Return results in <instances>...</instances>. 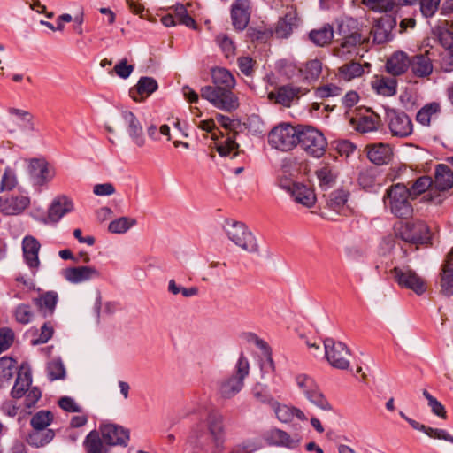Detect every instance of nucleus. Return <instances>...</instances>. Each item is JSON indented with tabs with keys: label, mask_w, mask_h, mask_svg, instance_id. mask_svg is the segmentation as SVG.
<instances>
[{
	"label": "nucleus",
	"mask_w": 453,
	"mask_h": 453,
	"mask_svg": "<svg viewBox=\"0 0 453 453\" xmlns=\"http://www.w3.org/2000/svg\"><path fill=\"white\" fill-rule=\"evenodd\" d=\"M337 34L341 38L336 40L331 52L333 56L342 60L363 58L372 46V41H369V33L352 18H347L339 23Z\"/></svg>",
	"instance_id": "obj_1"
},
{
	"label": "nucleus",
	"mask_w": 453,
	"mask_h": 453,
	"mask_svg": "<svg viewBox=\"0 0 453 453\" xmlns=\"http://www.w3.org/2000/svg\"><path fill=\"white\" fill-rule=\"evenodd\" d=\"M213 85L201 88L202 98L209 101L214 107L232 111L239 107V99L233 92L236 81L233 73L225 67H213L211 70Z\"/></svg>",
	"instance_id": "obj_2"
},
{
	"label": "nucleus",
	"mask_w": 453,
	"mask_h": 453,
	"mask_svg": "<svg viewBox=\"0 0 453 453\" xmlns=\"http://www.w3.org/2000/svg\"><path fill=\"white\" fill-rule=\"evenodd\" d=\"M411 194L409 188L403 184H395L389 187L383 197L386 208L398 218L411 216L413 209L409 200Z\"/></svg>",
	"instance_id": "obj_3"
},
{
	"label": "nucleus",
	"mask_w": 453,
	"mask_h": 453,
	"mask_svg": "<svg viewBox=\"0 0 453 453\" xmlns=\"http://www.w3.org/2000/svg\"><path fill=\"white\" fill-rule=\"evenodd\" d=\"M297 144L313 157H321L327 149V140L324 134L309 125H300Z\"/></svg>",
	"instance_id": "obj_4"
},
{
	"label": "nucleus",
	"mask_w": 453,
	"mask_h": 453,
	"mask_svg": "<svg viewBox=\"0 0 453 453\" xmlns=\"http://www.w3.org/2000/svg\"><path fill=\"white\" fill-rule=\"evenodd\" d=\"M395 234L403 242L415 245L431 244L434 234L428 225L423 221L401 223Z\"/></svg>",
	"instance_id": "obj_5"
},
{
	"label": "nucleus",
	"mask_w": 453,
	"mask_h": 453,
	"mask_svg": "<svg viewBox=\"0 0 453 453\" xmlns=\"http://www.w3.org/2000/svg\"><path fill=\"white\" fill-rule=\"evenodd\" d=\"M300 125L294 127L288 123H281L274 127L268 134L269 143L275 149L288 151L298 143Z\"/></svg>",
	"instance_id": "obj_6"
},
{
	"label": "nucleus",
	"mask_w": 453,
	"mask_h": 453,
	"mask_svg": "<svg viewBox=\"0 0 453 453\" xmlns=\"http://www.w3.org/2000/svg\"><path fill=\"white\" fill-rule=\"evenodd\" d=\"M384 121L390 134L394 137L406 138L413 132L412 121L403 111L387 108Z\"/></svg>",
	"instance_id": "obj_7"
},
{
	"label": "nucleus",
	"mask_w": 453,
	"mask_h": 453,
	"mask_svg": "<svg viewBox=\"0 0 453 453\" xmlns=\"http://www.w3.org/2000/svg\"><path fill=\"white\" fill-rule=\"evenodd\" d=\"M226 233L228 238L243 250L248 252L258 250L256 238L243 223L226 221Z\"/></svg>",
	"instance_id": "obj_8"
},
{
	"label": "nucleus",
	"mask_w": 453,
	"mask_h": 453,
	"mask_svg": "<svg viewBox=\"0 0 453 453\" xmlns=\"http://www.w3.org/2000/svg\"><path fill=\"white\" fill-rule=\"evenodd\" d=\"M325 355L329 364L337 369H347L349 365V348L342 342H336L332 338L324 341Z\"/></svg>",
	"instance_id": "obj_9"
},
{
	"label": "nucleus",
	"mask_w": 453,
	"mask_h": 453,
	"mask_svg": "<svg viewBox=\"0 0 453 453\" xmlns=\"http://www.w3.org/2000/svg\"><path fill=\"white\" fill-rule=\"evenodd\" d=\"M390 273L400 287L411 289L418 295L426 292V282L415 271L408 267H395Z\"/></svg>",
	"instance_id": "obj_10"
},
{
	"label": "nucleus",
	"mask_w": 453,
	"mask_h": 453,
	"mask_svg": "<svg viewBox=\"0 0 453 453\" xmlns=\"http://www.w3.org/2000/svg\"><path fill=\"white\" fill-rule=\"evenodd\" d=\"M27 173L35 186L42 187L50 182L55 175L54 169L45 158H30L27 160Z\"/></svg>",
	"instance_id": "obj_11"
},
{
	"label": "nucleus",
	"mask_w": 453,
	"mask_h": 453,
	"mask_svg": "<svg viewBox=\"0 0 453 453\" xmlns=\"http://www.w3.org/2000/svg\"><path fill=\"white\" fill-rule=\"evenodd\" d=\"M236 376H233L222 382L220 394L225 398H230L238 393L243 386V379L249 374L248 360L241 355L236 365Z\"/></svg>",
	"instance_id": "obj_12"
},
{
	"label": "nucleus",
	"mask_w": 453,
	"mask_h": 453,
	"mask_svg": "<svg viewBox=\"0 0 453 453\" xmlns=\"http://www.w3.org/2000/svg\"><path fill=\"white\" fill-rule=\"evenodd\" d=\"M307 90L301 87L293 85H284L276 88L268 94V99L284 107H290L296 104L302 96L305 95Z\"/></svg>",
	"instance_id": "obj_13"
},
{
	"label": "nucleus",
	"mask_w": 453,
	"mask_h": 453,
	"mask_svg": "<svg viewBox=\"0 0 453 453\" xmlns=\"http://www.w3.org/2000/svg\"><path fill=\"white\" fill-rule=\"evenodd\" d=\"M350 123L360 133L373 132L380 125V117L370 109H359L351 118Z\"/></svg>",
	"instance_id": "obj_14"
},
{
	"label": "nucleus",
	"mask_w": 453,
	"mask_h": 453,
	"mask_svg": "<svg viewBox=\"0 0 453 453\" xmlns=\"http://www.w3.org/2000/svg\"><path fill=\"white\" fill-rule=\"evenodd\" d=\"M251 3L250 0H234L231 5L230 15L234 28L244 30L250 19Z\"/></svg>",
	"instance_id": "obj_15"
},
{
	"label": "nucleus",
	"mask_w": 453,
	"mask_h": 453,
	"mask_svg": "<svg viewBox=\"0 0 453 453\" xmlns=\"http://www.w3.org/2000/svg\"><path fill=\"white\" fill-rule=\"evenodd\" d=\"M98 431L109 447L126 446L129 440V431L115 424H103Z\"/></svg>",
	"instance_id": "obj_16"
},
{
	"label": "nucleus",
	"mask_w": 453,
	"mask_h": 453,
	"mask_svg": "<svg viewBox=\"0 0 453 453\" xmlns=\"http://www.w3.org/2000/svg\"><path fill=\"white\" fill-rule=\"evenodd\" d=\"M396 20L391 16L379 19L371 29L364 28L369 33V41L372 36V42L383 43L389 39L391 30L395 27Z\"/></svg>",
	"instance_id": "obj_17"
},
{
	"label": "nucleus",
	"mask_w": 453,
	"mask_h": 453,
	"mask_svg": "<svg viewBox=\"0 0 453 453\" xmlns=\"http://www.w3.org/2000/svg\"><path fill=\"white\" fill-rule=\"evenodd\" d=\"M409 69L414 77L428 79L434 70L429 50L410 57Z\"/></svg>",
	"instance_id": "obj_18"
},
{
	"label": "nucleus",
	"mask_w": 453,
	"mask_h": 453,
	"mask_svg": "<svg viewBox=\"0 0 453 453\" xmlns=\"http://www.w3.org/2000/svg\"><path fill=\"white\" fill-rule=\"evenodd\" d=\"M41 244L39 241L32 236L27 235L22 240V253L25 263L35 273L40 267L39 251Z\"/></svg>",
	"instance_id": "obj_19"
},
{
	"label": "nucleus",
	"mask_w": 453,
	"mask_h": 453,
	"mask_svg": "<svg viewBox=\"0 0 453 453\" xmlns=\"http://www.w3.org/2000/svg\"><path fill=\"white\" fill-rule=\"evenodd\" d=\"M365 150L368 159L377 165L388 164L394 157L393 148L388 143L378 142L368 144L365 146Z\"/></svg>",
	"instance_id": "obj_20"
},
{
	"label": "nucleus",
	"mask_w": 453,
	"mask_h": 453,
	"mask_svg": "<svg viewBox=\"0 0 453 453\" xmlns=\"http://www.w3.org/2000/svg\"><path fill=\"white\" fill-rule=\"evenodd\" d=\"M280 185L291 194V196L296 203L308 208H311L315 204L316 195L311 187L298 182H294L288 186L283 184Z\"/></svg>",
	"instance_id": "obj_21"
},
{
	"label": "nucleus",
	"mask_w": 453,
	"mask_h": 453,
	"mask_svg": "<svg viewBox=\"0 0 453 453\" xmlns=\"http://www.w3.org/2000/svg\"><path fill=\"white\" fill-rule=\"evenodd\" d=\"M122 118L127 126V131L133 142L138 146L142 147L145 144V137L141 122L138 118L129 111H122Z\"/></svg>",
	"instance_id": "obj_22"
},
{
	"label": "nucleus",
	"mask_w": 453,
	"mask_h": 453,
	"mask_svg": "<svg viewBox=\"0 0 453 453\" xmlns=\"http://www.w3.org/2000/svg\"><path fill=\"white\" fill-rule=\"evenodd\" d=\"M207 427L215 447L220 449L226 437L224 417L217 412L211 413L207 418Z\"/></svg>",
	"instance_id": "obj_23"
},
{
	"label": "nucleus",
	"mask_w": 453,
	"mask_h": 453,
	"mask_svg": "<svg viewBox=\"0 0 453 453\" xmlns=\"http://www.w3.org/2000/svg\"><path fill=\"white\" fill-rule=\"evenodd\" d=\"M350 61L342 65L337 69L336 75L340 80L345 81H351L356 78L362 77L366 69V73L370 72L371 64L365 62L363 65L349 59Z\"/></svg>",
	"instance_id": "obj_24"
},
{
	"label": "nucleus",
	"mask_w": 453,
	"mask_h": 453,
	"mask_svg": "<svg viewBox=\"0 0 453 453\" xmlns=\"http://www.w3.org/2000/svg\"><path fill=\"white\" fill-rule=\"evenodd\" d=\"M298 22L296 9L294 6H288L286 13L276 25V35L280 38L288 37L293 32V29L298 26Z\"/></svg>",
	"instance_id": "obj_25"
},
{
	"label": "nucleus",
	"mask_w": 453,
	"mask_h": 453,
	"mask_svg": "<svg viewBox=\"0 0 453 453\" xmlns=\"http://www.w3.org/2000/svg\"><path fill=\"white\" fill-rule=\"evenodd\" d=\"M157 89V82L150 77H142L137 84L129 90V96L134 102H142Z\"/></svg>",
	"instance_id": "obj_26"
},
{
	"label": "nucleus",
	"mask_w": 453,
	"mask_h": 453,
	"mask_svg": "<svg viewBox=\"0 0 453 453\" xmlns=\"http://www.w3.org/2000/svg\"><path fill=\"white\" fill-rule=\"evenodd\" d=\"M29 203V198L24 196L0 197V212L4 215H18L21 213Z\"/></svg>",
	"instance_id": "obj_27"
},
{
	"label": "nucleus",
	"mask_w": 453,
	"mask_h": 453,
	"mask_svg": "<svg viewBox=\"0 0 453 453\" xmlns=\"http://www.w3.org/2000/svg\"><path fill=\"white\" fill-rule=\"evenodd\" d=\"M410 57L403 51L394 52L385 65L386 71L393 76H400L409 70Z\"/></svg>",
	"instance_id": "obj_28"
},
{
	"label": "nucleus",
	"mask_w": 453,
	"mask_h": 453,
	"mask_svg": "<svg viewBox=\"0 0 453 453\" xmlns=\"http://www.w3.org/2000/svg\"><path fill=\"white\" fill-rule=\"evenodd\" d=\"M371 85L372 89L382 96H393L397 92V81L393 77L375 75Z\"/></svg>",
	"instance_id": "obj_29"
},
{
	"label": "nucleus",
	"mask_w": 453,
	"mask_h": 453,
	"mask_svg": "<svg viewBox=\"0 0 453 453\" xmlns=\"http://www.w3.org/2000/svg\"><path fill=\"white\" fill-rule=\"evenodd\" d=\"M73 208V203L68 197L65 196H58L48 211V222H58L65 214L71 211Z\"/></svg>",
	"instance_id": "obj_30"
},
{
	"label": "nucleus",
	"mask_w": 453,
	"mask_h": 453,
	"mask_svg": "<svg viewBox=\"0 0 453 453\" xmlns=\"http://www.w3.org/2000/svg\"><path fill=\"white\" fill-rule=\"evenodd\" d=\"M64 276L72 283H80L98 277L99 272L92 266H78L65 269Z\"/></svg>",
	"instance_id": "obj_31"
},
{
	"label": "nucleus",
	"mask_w": 453,
	"mask_h": 453,
	"mask_svg": "<svg viewBox=\"0 0 453 453\" xmlns=\"http://www.w3.org/2000/svg\"><path fill=\"white\" fill-rule=\"evenodd\" d=\"M268 442L272 445L294 449L298 446L300 438L297 435L291 437L288 433L280 429L271 430L266 437Z\"/></svg>",
	"instance_id": "obj_32"
},
{
	"label": "nucleus",
	"mask_w": 453,
	"mask_h": 453,
	"mask_svg": "<svg viewBox=\"0 0 453 453\" xmlns=\"http://www.w3.org/2000/svg\"><path fill=\"white\" fill-rule=\"evenodd\" d=\"M315 173L319 180V186L325 188L332 187L335 183L338 176L336 167L324 161L319 164Z\"/></svg>",
	"instance_id": "obj_33"
},
{
	"label": "nucleus",
	"mask_w": 453,
	"mask_h": 453,
	"mask_svg": "<svg viewBox=\"0 0 453 453\" xmlns=\"http://www.w3.org/2000/svg\"><path fill=\"white\" fill-rule=\"evenodd\" d=\"M58 301V293L55 291H47L42 293L34 300L39 311L44 316H51L54 313L57 303Z\"/></svg>",
	"instance_id": "obj_34"
},
{
	"label": "nucleus",
	"mask_w": 453,
	"mask_h": 453,
	"mask_svg": "<svg viewBox=\"0 0 453 453\" xmlns=\"http://www.w3.org/2000/svg\"><path fill=\"white\" fill-rule=\"evenodd\" d=\"M433 185L439 191L449 189L453 186V171L446 165H438Z\"/></svg>",
	"instance_id": "obj_35"
},
{
	"label": "nucleus",
	"mask_w": 453,
	"mask_h": 453,
	"mask_svg": "<svg viewBox=\"0 0 453 453\" xmlns=\"http://www.w3.org/2000/svg\"><path fill=\"white\" fill-rule=\"evenodd\" d=\"M86 453H109V446L105 443L98 430H92L83 441Z\"/></svg>",
	"instance_id": "obj_36"
},
{
	"label": "nucleus",
	"mask_w": 453,
	"mask_h": 453,
	"mask_svg": "<svg viewBox=\"0 0 453 453\" xmlns=\"http://www.w3.org/2000/svg\"><path fill=\"white\" fill-rule=\"evenodd\" d=\"M55 436L51 429H33L27 435V443L31 446L40 448L50 443Z\"/></svg>",
	"instance_id": "obj_37"
},
{
	"label": "nucleus",
	"mask_w": 453,
	"mask_h": 453,
	"mask_svg": "<svg viewBox=\"0 0 453 453\" xmlns=\"http://www.w3.org/2000/svg\"><path fill=\"white\" fill-rule=\"evenodd\" d=\"M411 0H362V3L369 9L387 12L392 11L395 6L406 4Z\"/></svg>",
	"instance_id": "obj_38"
},
{
	"label": "nucleus",
	"mask_w": 453,
	"mask_h": 453,
	"mask_svg": "<svg viewBox=\"0 0 453 453\" xmlns=\"http://www.w3.org/2000/svg\"><path fill=\"white\" fill-rule=\"evenodd\" d=\"M311 41L318 46H325L331 42L334 38V30L332 26L325 25L319 29H313L310 32Z\"/></svg>",
	"instance_id": "obj_39"
},
{
	"label": "nucleus",
	"mask_w": 453,
	"mask_h": 453,
	"mask_svg": "<svg viewBox=\"0 0 453 453\" xmlns=\"http://www.w3.org/2000/svg\"><path fill=\"white\" fill-rule=\"evenodd\" d=\"M342 89L341 87L326 81H322L320 85L314 88V94L316 98L322 101L326 100L330 97L338 96L342 94Z\"/></svg>",
	"instance_id": "obj_40"
},
{
	"label": "nucleus",
	"mask_w": 453,
	"mask_h": 453,
	"mask_svg": "<svg viewBox=\"0 0 453 453\" xmlns=\"http://www.w3.org/2000/svg\"><path fill=\"white\" fill-rule=\"evenodd\" d=\"M441 111V105L437 102H432L424 105L417 113L416 120L424 125L429 126L433 116Z\"/></svg>",
	"instance_id": "obj_41"
},
{
	"label": "nucleus",
	"mask_w": 453,
	"mask_h": 453,
	"mask_svg": "<svg viewBox=\"0 0 453 453\" xmlns=\"http://www.w3.org/2000/svg\"><path fill=\"white\" fill-rule=\"evenodd\" d=\"M357 181L363 189L367 191L373 190L376 186H379L376 170L374 168H368L361 171Z\"/></svg>",
	"instance_id": "obj_42"
},
{
	"label": "nucleus",
	"mask_w": 453,
	"mask_h": 453,
	"mask_svg": "<svg viewBox=\"0 0 453 453\" xmlns=\"http://www.w3.org/2000/svg\"><path fill=\"white\" fill-rule=\"evenodd\" d=\"M299 72L306 80H317L322 72V62L319 59H311L303 64Z\"/></svg>",
	"instance_id": "obj_43"
},
{
	"label": "nucleus",
	"mask_w": 453,
	"mask_h": 453,
	"mask_svg": "<svg viewBox=\"0 0 453 453\" xmlns=\"http://www.w3.org/2000/svg\"><path fill=\"white\" fill-rule=\"evenodd\" d=\"M31 384L30 375L27 372L24 374L19 373L15 384L12 390V396L19 401L28 390Z\"/></svg>",
	"instance_id": "obj_44"
},
{
	"label": "nucleus",
	"mask_w": 453,
	"mask_h": 453,
	"mask_svg": "<svg viewBox=\"0 0 453 453\" xmlns=\"http://www.w3.org/2000/svg\"><path fill=\"white\" fill-rule=\"evenodd\" d=\"M53 413L50 411H40L36 412L30 420L33 429H47L53 421Z\"/></svg>",
	"instance_id": "obj_45"
},
{
	"label": "nucleus",
	"mask_w": 453,
	"mask_h": 453,
	"mask_svg": "<svg viewBox=\"0 0 453 453\" xmlns=\"http://www.w3.org/2000/svg\"><path fill=\"white\" fill-rule=\"evenodd\" d=\"M217 151L222 157L232 156L234 157L239 154V145L234 141V134L227 136L226 140L217 143Z\"/></svg>",
	"instance_id": "obj_46"
},
{
	"label": "nucleus",
	"mask_w": 453,
	"mask_h": 453,
	"mask_svg": "<svg viewBox=\"0 0 453 453\" xmlns=\"http://www.w3.org/2000/svg\"><path fill=\"white\" fill-rule=\"evenodd\" d=\"M430 188H434L432 178L429 176H421L413 182L411 188H409V192L411 196L416 197Z\"/></svg>",
	"instance_id": "obj_47"
},
{
	"label": "nucleus",
	"mask_w": 453,
	"mask_h": 453,
	"mask_svg": "<svg viewBox=\"0 0 453 453\" xmlns=\"http://www.w3.org/2000/svg\"><path fill=\"white\" fill-rule=\"evenodd\" d=\"M237 65L241 73L247 77H252L257 68L256 59L249 56L239 57L237 58Z\"/></svg>",
	"instance_id": "obj_48"
},
{
	"label": "nucleus",
	"mask_w": 453,
	"mask_h": 453,
	"mask_svg": "<svg viewBox=\"0 0 453 453\" xmlns=\"http://www.w3.org/2000/svg\"><path fill=\"white\" fill-rule=\"evenodd\" d=\"M136 224L134 219L128 217H121L109 224V231L115 234H122L127 232L130 227Z\"/></svg>",
	"instance_id": "obj_49"
},
{
	"label": "nucleus",
	"mask_w": 453,
	"mask_h": 453,
	"mask_svg": "<svg viewBox=\"0 0 453 453\" xmlns=\"http://www.w3.org/2000/svg\"><path fill=\"white\" fill-rule=\"evenodd\" d=\"M176 19L178 24L185 25L194 30L199 29L195 19L188 12V10L184 5L176 6Z\"/></svg>",
	"instance_id": "obj_50"
},
{
	"label": "nucleus",
	"mask_w": 453,
	"mask_h": 453,
	"mask_svg": "<svg viewBox=\"0 0 453 453\" xmlns=\"http://www.w3.org/2000/svg\"><path fill=\"white\" fill-rule=\"evenodd\" d=\"M440 283L444 295H453V269L442 267Z\"/></svg>",
	"instance_id": "obj_51"
},
{
	"label": "nucleus",
	"mask_w": 453,
	"mask_h": 453,
	"mask_svg": "<svg viewBox=\"0 0 453 453\" xmlns=\"http://www.w3.org/2000/svg\"><path fill=\"white\" fill-rule=\"evenodd\" d=\"M24 398V406L22 407V411L30 413V409L35 407V403L42 396V392L38 388H30L27 390L26 394L23 395Z\"/></svg>",
	"instance_id": "obj_52"
},
{
	"label": "nucleus",
	"mask_w": 453,
	"mask_h": 453,
	"mask_svg": "<svg viewBox=\"0 0 453 453\" xmlns=\"http://www.w3.org/2000/svg\"><path fill=\"white\" fill-rule=\"evenodd\" d=\"M348 196L349 194L345 190H335L330 195L328 205L334 211H340L341 208H342L346 204L348 201Z\"/></svg>",
	"instance_id": "obj_53"
},
{
	"label": "nucleus",
	"mask_w": 453,
	"mask_h": 453,
	"mask_svg": "<svg viewBox=\"0 0 453 453\" xmlns=\"http://www.w3.org/2000/svg\"><path fill=\"white\" fill-rule=\"evenodd\" d=\"M414 2H418L422 14L426 17H432L437 12L441 0H411L406 4H411Z\"/></svg>",
	"instance_id": "obj_54"
},
{
	"label": "nucleus",
	"mask_w": 453,
	"mask_h": 453,
	"mask_svg": "<svg viewBox=\"0 0 453 453\" xmlns=\"http://www.w3.org/2000/svg\"><path fill=\"white\" fill-rule=\"evenodd\" d=\"M423 395L427 400L428 405L431 408L433 413L443 419H447V411L444 406L439 401H437V399L434 398L426 389L423 390Z\"/></svg>",
	"instance_id": "obj_55"
},
{
	"label": "nucleus",
	"mask_w": 453,
	"mask_h": 453,
	"mask_svg": "<svg viewBox=\"0 0 453 453\" xmlns=\"http://www.w3.org/2000/svg\"><path fill=\"white\" fill-rule=\"evenodd\" d=\"M47 371L51 380H61L65 378V370L60 360H52L48 364Z\"/></svg>",
	"instance_id": "obj_56"
},
{
	"label": "nucleus",
	"mask_w": 453,
	"mask_h": 453,
	"mask_svg": "<svg viewBox=\"0 0 453 453\" xmlns=\"http://www.w3.org/2000/svg\"><path fill=\"white\" fill-rule=\"evenodd\" d=\"M16 361L9 357L0 358V379L9 380L13 375Z\"/></svg>",
	"instance_id": "obj_57"
},
{
	"label": "nucleus",
	"mask_w": 453,
	"mask_h": 453,
	"mask_svg": "<svg viewBox=\"0 0 453 453\" xmlns=\"http://www.w3.org/2000/svg\"><path fill=\"white\" fill-rule=\"evenodd\" d=\"M14 316L16 320L21 324H27L33 317V311L28 304H19L17 306Z\"/></svg>",
	"instance_id": "obj_58"
},
{
	"label": "nucleus",
	"mask_w": 453,
	"mask_h": 453,
	"mask_svg": "<svg viewBox=\"0 0 453 453\" xmlns=\"http://www.w3.org/2000/svg\"><path fill=\"white\" fill-rule=\"evenodd\" d=\"M17 183L18 181L14 173L12 170L7 169L3 174L0 189L1 191H10L16 187Z\"/></svg>",
	"instance_id": "obj_59"
},
{
	"label": "nucleus",
	"mask_w": 453,
	"mask_h": 453,
	"mask_svg": "<svg viewBox=\"0 0 453 453\" xmlns=\"http://www.w3.org/2000/svg\"><path fill=\"white\" fill-rule=\"evenodd\" d=\"M306 395L317 406L321 409H327L329 404L324 395L319 391L318 387L315 386L311 390H307Z\"/></svg>",
	"instance_id": "obj_60"
},
{
	"label": "nucleus",
	"mask_w": 453,
	"mask_h": 453,
	"mask_svg": "<svg viewBox=\"0 0 453 453\" xmlns=\"http://www.w3.org/2000/svg\"><path fill=\"white\" fill-rule=\"evenodd\" d=\"M217 41L221 50H223L226 58H229L234 55L235 46L232 39L223 35L217 37Z\"/></svg>",
	"instance_id": "obj_61"
},
{
	"label": "nucleus",
	"mask_w": 453,
	"mask_h": 453,
	"mask_svg": "<svg viewBox=\"0 0 453 453\" xmlns=\"http://www.w3.org/2000/svg\"><path fill=\"white\" fill-rule=\"evenodd\" d=\"M54 326L50 321L46 322L41 327V333L38 339L34 341V344L45 343L53 335Z\"/></svg>",
	"instance_id": "obj_62"
},
{
	"label": "nucleus",
	"mask_w": 453,
	"mask_h": 453,
	"mask_svg": "<svg viewBox=\"0 0 453 453\" xmlns=\"http://www.w3.org/2000/svg\"><path fill=\"white\" fill-rule=\"evenodd\" d=\"M275 414L281 422H289L294 418V407L279 405L275 409Z\"/></svg>",
	"instance_id": "obj_63"
},
{
	"label": "nucleus",
	"mask_w": 453,
	"mask_h": 453,
	"mask_svg": "<svg viewBox=\"0 0 453 453\" xmlns=\"http://www.w3.org/2000/svg\"><path fill=\"white\" fill-rule=\"evenodd\" d=\"M438 40L445 51L453 48V32L449 29H441L438 34Z\"/></svg>",
	"instance_id": "obj_64"
}]
</instances>
